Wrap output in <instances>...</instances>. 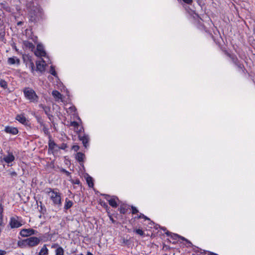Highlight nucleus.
I'll use <instances>...</instances> for the list:
<instances>
[{"instance_id": "0eeeda50", "label": "nucleus", "mask_w": 255, "mask_h": 255, "mask_svg": "<svg viewBox=\"0 0 255 255\" xmlns=\"http://www.w3.org/2000/svg\"><path fill=\"white\" fill-rule=\"evenodd\" d=\"M37 233V231L33 229H22L19 234L22 237H30L32 235H35Z\"/></svg>"}, {"instance_id": "f704fd0d", "label": "nucleus", "mask_w": 255, "mask_h": 255, "mask_svg": "<svg viewBox=\"0 0 255 255\" xmlns=\"http://www.w3.org/2000/svg\"><path fill=\"white\" fill-rule=\"evenodd\" d=\"M68 110L69 112H70L71 113H74L75 112L76 109L74 106H71L68 108Z\"/></svg>"}, {"instance_id": "09e8293b", "label": "nucleus", "mask_w": 255, "mask_h": 255, "mask_svg": "<svg viewBox=\"0 0 255 255\" xmlns=\"http://www.w3.org/2000/svg\"><path fill=\"white\" fill-rule=\"evenodd\" d=\"M3 37H4V34H1V33H0V37L1 39H3Z\"/></svg>"}, {"instance_id": "4c0bfd02", "label": "nucleus", "mask_w": 255, "mask_h": 255, "mask_svg": "<svg viewBox=\"0 0 255 255\" xmlns=\"http://www.w3.org/2000/svg\"><path fill=\"white\" fill-rule=\"evenodd\" d=\"M67 147V145L66 143H62L60 147H58V148L64 150Z\"/></svg>"}, {"instance_id": "e433bc0d", "label": "nucleus", "mask_w": 255, "mask_h": 255, "mask_svg": "<svg viewBox=\"0 0 255 255\" xmlns=\"http://www.w3.org/2000/svg\"><path fill=\"white\" fill-rule=\"evenodd\" d=\"M45 113L47 115H49V113L50 112V108L48 107H46L45 108H44V109H43Z\"/></svg>"}, {"instance_id": "864d4df0", "label": "nucleus", "mask_w": 255, "mask_h": 255, "mask_svg": "<svg viewBox=\"0 0 255 255\" xmlns=\"http://www.w3.org/2000/svg\"><path fill=\"white\" fill-rule=\"evenodd\" d=\"M5 8H6L7 10H8V9H9V7H6Z\"/></svg>"}, {"instance_id": "72a5a7b5", "label": "nucleus", "mask_w": 255, "mask_h": 255, "mask_svg": "<svg viewBox=\"0 0 255 255\" xmlns=\"http://www.w3.org/2000/svg\"><path fill=\"white\" fill-rule=\"evenodd\" d=\"M194 250L195 252H196V253H200L201 254H202L203 253H206L205 251H203V252H202V250L200 249H199L198 248H196V249H194Z\"/></svg>"}, {"instance_id": "1a4fd4ad", "label": "nucleus", "mask_w": 255, "mask_h": 255, "mask_svg": "<svg viewBox=\"0 0 255 255\" xmlns=\"http://www.w3.org/2000/svg\"><path fill=\"white\" fill-rule=\"evenodd\" d=\"M233 61L234 64L238 67L239 71L243 74H245L247 72V70L244 64L241 63L237 58H233Z\"/></svg>"}, {"instance_id": "37998d69", "label": "nucleus", "mask_w": 255, "mask_h": 255, "mask_svg": "<svg viewBox=\"0 0 255 255\" xmlns=\"http://www.w3.org/2000/svg\"><path fill=\"white\" fill-rule=\"evenodd\" d=\"M10 174L11 177L17 176V173L15 171H12V172H10Z\"/></svg>"}, {"instance_id": "bb28decb", "label": "nucleus", "mask_w": 255, "mask_h": 255, "mask_svg": "<svg viewBox=\"0 0 255 255\" xmlns=\"http://www.w3.org/2000/svg\"><path fill=\"white\" fill-rule=\"evenodd\" d=\"M135 219H144L145 220H150L149 218H148L147 217L145 216L144 215H143L142 213H140L139 214L137 215V216L135 217Z\"/></svg>"}, {"instance_id": "c85d7f7f", "label": "nucleus", "mask_w": 255, "mask_h": 255, "mask_svg": "<svg viewBox=\"0 0 255 255\" xmlns=\"http://www.w3.org/2000/svg\"><path fill=\"white\" fill-rule=\"evenodd\" d=\"M40 212L42 214H44L46 212V208L45 207V206L42 205L41 202H40Z\"/></svg>"}, {"instance_id": "f03ea898", "label": "nucleus", "mask_w": 255, "mask_h": 255, "mask_svg": "<svg viewBox=\"0 0 255 255\" xmlns=\"http://www.w3.org/2000/svg\"><path fill=\"white\" fill-rule=\"evenodd\" d=\"M27 8L28 10V15L29 20L32 22H36L39 19L40 16V9L37 6L33 5V3L26 4Z\"/></svg>"}, {"instance_id": "c03bdc74", "label": "nucleus", "mask_w": 255, "mask_h": 255, "mask_svg": "<svg viewBox=\"0 0 255 255\" xmlns=\"http://www.w3.org/2000/svg\"><path fill=\"white\" fill-rule=\"evenodd\" d=\"M5 254V251L0 250V255H4Z\"/></svg>"}, {"instance_id": "20e7f679", "label": "nucleus", "mask_w": 255, "mask_h": 255, "mask_svg": "<svg viewBox=\"0 0 255 255\" xmlns=\"http://www.w3.org/2000/svg\"><path fill=\"white\" fill-rule=\"evenodd\" d=\"M42 240L45 242L48 240L43 239L42 237H30L27 238L28 247L33 248L36 247L38 246Z\"/></svg>"}, {"instance_id": "7c9ffc66", "label": "nucleus", "mask_w": 255, "mask_h": 255, "mask_svg": "<svg viewBox=\"0 0 255 255\" xmlns=\"http://www.w3.org/2000/svg\"><path fill=\"white\" fill-rule=\"evenodd\" d=\"M50 73H51V75H52L53 76H54L55 77H56L57 75V74L55 70V69H54V67L52 66H51L50 67Z\"/></svg>"}, {"instance_id": "603ef678", "label": "nucleus", "mask_w": 255, "mask_h": 255, "mask_svg": "<svg viewBox=\"0 0 255 255\" xmlns=\"http://www.w3.org/2000/svg\"><path fill=\"white\" fill-rule=\"evenodd\" d=\"M166 234L167 235V236H169V234H171V233H170L169 232L167 231V232H166Z\"/></svg>"}, {"instance_id": "a18cd8bd", "label": "nucleus", "mask_w": 255, "mask_h": 255, "mask_svg": "<svg viewBox=\"0 0 255 255\" xmlns=\"http://www.w3.org/2000/svg\"><path fill=\"white\" fill-rule=\"evenodd\" d=\"M208 255H218V254H217L216 253H214L210 252H208Z\"/></svg>"}, {"instance_id": "6e6552de", "label": "nucleus", "mask_w": 255, "mask_h": 255, "mask_svg": "<svg viewBox=\"0 0 255 255\" xmlns=\"http://www.w3.org/2000/svg\"><path fill=\"white\" fill-rule=\"evenodd\" d=\"M35 55L37 57H46V53L42 44H38L37 45L36 50H35Z\"/></svg>"}, {"instance_id": "473e14b6", "label": "nucleus", "mask_w": 255, "mask_h": 255, "mask_svg": "<svg viewBox=\"0 0 255 255\" xmlns=\"http://www.w3.org/2000/svg\"><path fill=\"white\" fill-rule=\"evenodd\" d=\"M70 126L73 127L75 128H78V127L79 126V124L77 122L73 121L70 123Z\"/></svg>"}, {"instance_id": "9b49d317", "label": "nucleus", "mask_w": 255, "mask_h": 255, "mask_svg": "<svg viewBox=\"0 0 255 255\" xmlns=\"http://www.w3.org/2000/svg\"><path fill=\"white\" fill-rule=\"evenodd\" d=\"M4 130L6 133L12 135H16L18 132V130L16 128L10 126L5 127Z\"/></svg>"}, {"instance_id": "2f4dec72", "label": "nucleus", "mask_w": 255, "mask_h": 255, "mask_svg": "<svg viewBox=\"0 0 255 255\" xmlns=\"http://www.w3.org/2000/svg\"><path fill=\"white\" fill-rule=\"evenodd\" d=\"M131 208L132 210L131 213L132 214H136L138 213V210L136 209V207L132 206Z\"/></svg>"}, {"instance_id": "c9c22d12", "label": "nucleus", "mask_w": 255, "mask_h": 255, "mask_svg": "<svg viewBox=\"0 0 255 255\" xmlns=\"http://www.w3.org/2000/svg\"><path fill=\"white\" fill-rule=\"evenodd\" d=\"M29 65H30V67L31 69V72L32 73H33L34 72V63L32 62H31L30 63Z\"/></svg>"}, {"instance_id": "9d476101", "label": "nucleus", "mask_w": 255, "mask_h": 255, "mask_svg": "<svg viewBox=\"0 0 255 255\" xmlns=\"http://www.w3.org/2000/svg\"><path fill=\"white\" fill-rule=\"evenodd\" d=\"M36 70L37 71L42 72L45 70L46 63H45V61L43 59H41L39 61H36Z\"/></svg>"}, {"instance_id": "a878e982", "label": "nucleus", "mask_w": 255, "mask_h": 255, "mask_svg": "<svg viewBox=\"0 0 255 255\" xmlns=\"http://www.w3.org/2000/svg\"><path fill=\"white\" fill-rule=\"evenodd\" d=\"M171 237L173 238L174 239H176L177 238H180L181 240H182L183 241H186V242H187L188 243H189V244H191V242H190L189 241H188L187 239H186L185 238L183 237H181L177 234H173V235L171 236Z\"/></svg>"}, {"instance_id": "4468645a", "label": "nucleus", "mask_w": 255, "mask_h": 255, "mask_svg": "<svg viewBox=\"0 0 255 255\" xmlns=\"http://www.w3.org/2000/svg\"><path fill=\"white\" fill-rule=\"evenodd\" d=\"M79 138L80 140L82 141L84 146L85 148H87L89 145L88 142L89 141V138L88 136L86 135H79Z\"/></svg>"}, {"instance_id": "5701e85b", "label": "nucleus", "mask_w": 255, "mask_h": 255, "mask_svg": "<svg viewBox=\"0 0 255 255\" xmlns=\"http://www.w3.org/2000/svg\"><path fill=\"white\" fill-rule=\"evenodd\" d=\"M7 62L10 65H13L15 64L16 63L19 64V60L16 57H10L8 59Z\"/></svg>"}, {"instance_id": "6ab92c4d", "label": "nucleus", "mask_w": 255, "mask_h": 255, "mask_svg": "<svg viewBox=\"0 0 255 255\" xmlns=\"http://www.w3.org/2000/svg\"><path fill=\"white\" fill-rule=\"evenodd\" d=\"M128 208H129V206L127 205L124 204L120 206V207L119 208V210L121 214H125L127 212Z\"/></svg>"}, {"instance_id": "423d86ee", "label": "nucleus", "mask_w": 255, "mask_h": 255, "mask_svg": "<svg viewBox=\"0 0 255 255\" xmlns=\"http://www.w3.org/2000/svg\"><path fill=\"white\" fill-rule=\"evenodd\" d=\"M103 196L104 197L105 199L108 201L110 206L114 208L117 207V201H119V199L117 197L110 196L108 194H103Z\"/></svg>"}, {"instance_id": "f257e3e1", "label": "nucleus", "mask_w": 255, "mask_h": 255, "mask_svg": "<svg viewBox=\"0 0 255 255\" xmlns=\"http://www.w3.org/2000/svg\"><path fill=\"white\" fill-rule=\"evenodd\" d=\"M44 191L45 193L49 197L54 206L58 207L61 206V194L57 189L46 188Z\"/></svg>"}, {"instance_id": "7ed1b4c3", "label": "nucleus", "mask_w": 255, "mask_h": 255, "mask_svg": "<svg viewBox=\"0 0 255 255\" xmlns=\"http://www.w3.org/2000/svg\"><path fill=\"white\" fill-rule=\"evenodd\" d=\"M23 93L25 99L30 102L37 103L39 97L33 89L30 87H25L23 89Z\"/></svg>"}, {"instance_id": "de8ad7c7", "label": "nucleus", "mask_w": 255, "mask_h": 255, "mask_svg": "<svg viewBox=\"0 0 255 255\" xmlns=\"http://www.w3.org/2000/svg\"><path fill=\"white\" fill-rule=\"evenodd\" d=\"M74 183L76 184H79L80 181L79 180H76V181L74 182Z\"/></svg>"}, {"instance_id": "3c124183", "label": "nucleus", "mask_w": 255, "mask_h": 255, "mask_svg": "<svg viewBox=\"0 0 255 255\" xmlns=\"http://www.w3.org/2000/svg\"><path fill=\"white\" fill-rule=\"evenodd\" d=\"M110 220L113 223H115V220L111 217H110Z\"/></svg>"}, {"instance_id": "c756f323", "label": "nucleus", "mask_w": 255, "mask_h": 255, "mask_svg": "<svg viewBox=\"0 0 255 255\" xmlns=\"http://www.w3.org/2000/svg\"><path fill=\"white\" fill-rule=\"evenodd\" d=\"M42 127H43L42 130H43V131L44 132V134L46 135L48 134H49V130H48V128L46 126V125L45 124H43Z\"/></svg>"}, {"instance_id": "dca6fc26", "label": "nucleus", "mask_w": 255, "mask_h": 255, "mask_svg": "<svg viewBox=\"0 0 255 255\" xmlns=\"http://www.w3.org/2000/svg\"><path fill=\"white\" fill-rule=\"evenodd\" d=\"M56 147H58V145L55 143L54 140H52L51 138H50L48 141V150L51 151L52 152H53V151Z\"/></svg>"}, {"instance_id": "ddd939ff", "label": "nucleus", "mask_w": 255, "mask_h": 255, "mask_svg": "<svg viewBox=\"0 0 255 255\" xmlns=\"http://www.w3.org/2000/svg\"><path fill=\"white\" fill-rule=\"evenodd\" d=\"M52 95L56 101L63 102V100H62L63 95L59 91H58L57 90H54L52 92Z\"/></svg>"}, {"instance_id": "393cba45", "label": "nucleus", "mask_w": 255, "mask_h": 255, "mask_svg": "<svg viewBox=\"0 0 255 255\" xmlns=\"http://www.w3.org/2000/svg\"><path fill=\"white\" fill-rule=\"evenodd\" d=\"M0 86L3 88L4 89H6L7 88V82L2 79L0 80Z\"/></svg>"}, {"instance_id": "58836bf2", "label": "nucleus", "mask_w": 255, "mask_h": 255, "mask_svg": "<svg viewBox=\"0 0 255 255\" xmlns=\"http://www.w3.org/2000/svg\"><path fill=\"white\" fill-rule=\"evenodd\" d=\"M87 181V182L88 183V185H89V187H92L93 186L94 184H93V183L92 181V179L91 178L90 179H88Z\"/></svg>"}, {"instance_id": "aec40b11", "label": "nucleus", "mask_w": 255, "mask_h": 255, "mask_svg": "<svg viewBox=\"0 0 255 255\" xmlns=\"http://www.w3.org/2000/svg\"><path fill=\"white\" fill-rule=\"evenodd\" d=\"M23 44L25 47L28 48V49L31 50H33L35 48V46L33 45V44L29 41H24Z\"/></svg>"}, {"instance_id": "a19ab883", "label": "nucleus", "mask_w": 255, "mask_h": 255, "mask_svg": "<svg viewBox=\"0 0 255 255\" xmlns=\"http://www.w3.org/2000/svg\"><path fill=\"white\" fill-rule=\"evenodd\" d=\"M185 3L190 4L193 1V0H182Z\"/></svg>"}, {"instance_id": "b1692460", "label": "nucleus", "mask_w": 255, "mask_h": 255, "mask_svg": "<svg viewBox=\"0 0 255 255\" xmlns=\"http://www.w3.org/2000/svg\"><path fill=\"white\" fill-rule=\"evenodd\" d=\"M56 255H64V250L62 247H58L55 250Z\"/></svg>"}, {"instance_id": "4be33fe9", "label": "nucleus", "mask_w": 255, "mask_h": 255, "mask_svg": "<svg viewBox=\"0 0 255 255\" xmlns=\"http://www.w3.org/2000/svg\"><path fill=\"white\" fill-rule=\"evenodd\" d=\"M73 205V203L72 201L68 200L67 198H66L64 208L65 210H67L72 207Z\"/></svg>"}, {"instance_id": "ea45409f", "label": "nucleus", "mask_w": 255, "mask_h": 255, "mask_svg": "<svg viewBox=\"0 0 255 255\" xmlns=\"http://www.w3.org/2000/svg\"><path fill=\"white\" fill-rule=\"evenodd\" d=\"M72 149H73L75 151H77L79 149V146L78 145H75L72 146Z\"/></svg>"}, {"instance_id": "39448f33", "label": "nucleus", "mask_w": 255, "mask_h": 255, "mask_svg": "<svg viewBox=\"0 0 255 255\" xmlns=\"http://www.w3.org/2000/svg\"><path fill=\"white\" fill-rule=\"evenodd\" d=\"M23 224L24 222L18 216L10 218L9 225L11 229L19 228Z\"/></svg>"}, {"instance_id": "2eb2a0df", "label": "nucleus", "mask_w": 255, "mask_h": 255, "mask_svg": "<svg viewBox=\"0 0 255 255\" xmlns=\"http://www.w3.org/2000/svg\"><path fill=\"white\" fill-rule=\"evenodd\" d=\"M15 159L14 156L13 155L12 152H8V154L4 157L3 160L6 163H10L13 161Z\"/></svg>"}, {"instance_id": "cd10ccee", "label": "nucleus", "mask_w": 255, "mask_h": 255, "mask_svg": "<svg viewBox=\"0 0 255 255\" xmlns=\"http://www.w3.org/2000/svg\"><path fill=\"white\" fill-rule=\"evenodd\" d=\"M134 232L136 234H137L141 236H143L144 234V232L141 229H135V230H134Z\"/></svg>"}, {"instance_id": "f8f14e48", "label": "nucleus", "mask_w": 255, "mask_h": 255, "mask_svg": "<svg viewBox=\"0 0 255 255\" xmlns=\"http://www.w3.org/2000/svg\"><path fill=\"white\" fill-rule=\"evenodd\" d=\"M15 120L23 125H27L28 121L23 114H18L16 116Z\"/></svg>"}, {"instance_id": "8fccbe9b", "label": "nucleus", "mask_w": 255, "mask_h": 255, "mask_svg": "<svg viewBox=\"0 0 255 255\" xmlns=\"http://www.w3.org/2000/svg\"><path fill=\"white\" fill-rule=\"evenodd\" d=\"M22 23L23 22L22 21H19V22H17V25H21L22 24Z\"/></svg>"}, {"instance_id": "412c9836", "label": "nucleus", "mask_w": 255, "mask_h": 255, "mask_svg": "<svg viewBox=\"0 0 255 255\" xmlns=\"http://www.w3.org/2000/svg\"><path fill=\"white\" fill-rule=\"evenodd\" d=\"M48 252L49 251L47 248L46 245H44L39 252L38 255H47Z\"/></svg>"}, {"instance_id": "49530a36", "label": "nucleus", "mask_w": 255, "mask_h": 255, "mask_svg": "<svg viewBox=\"0 0 255 255\" xmlns=\"http://www.w3.org/2000/svg\"><path fill=\"white\" fill-rule=\"evenodd\" d=\"M39 107L40 108H41V109H42L43 110V109H44V108H45L46 106H45L43 105V104H40V105H39Z\"/></svg>"}, {"instance_id": "f3484780", "label": "nucleus", "mask_w": 255, "mask_h": 255, "mask_svg": "<svg viewBox=\"0 0 255 255\" xmlns=\"http://www.w3.org/2000/svg\"><path fill=\"white\" fill-rule=\"evenodd\" d=\"M17 246L20 248H26L28 247L27 238L24 240L18 241L17 242Z\"/></svg>"}, {"instance_id": "79ce46f5", "label": "nucleus", "mask_w": 255, "mask_h": 255, "mask_svg": "<svg viewBox=\"0 0 255 255\" xmlns=\"http://www.w3.org/2000/svg\"><path fill=\"white\" fill-rule=\"evenodd\" d=\"M58 247H60L58 244H53L51 245L52 248H56L57 249Z\"/></svg>"}, {"instance_id": "a211bd4d", "label": "nucleus", "mask_w": 255, "mask_h": 255, "mask_svg": "<svg viewBox=\"0 0 255 255\" xmlns=\"http://www.w3.org/2000/svg\"><path fill=\"white\" fill-rule=\"evenodd\" d=\"M75 158L79 162H83L85 155L84 153L79 152L76 154Z\"/></svg>"}]
</instances>
